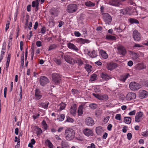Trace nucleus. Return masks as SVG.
<instances>
[{
  "label": "nucleus",
  "mask_w": 148,
  "mask_h": 148,
  "mask_svg": "<svg viewBox=\"0 0 148 148\" xmlns=\"http://www.w3.org/2000/svg\"><path fill=\"white\" fill-rule=\"evenodd\" d=\"M75 133L72 129H67L65 131V135L66 139L69 141L73 140L75 136Z\"/></svg>",
  "instance_id": "nucleus-1"
},
{
  "label": "nucleus",
  "mask_w": 148,
  "mask_h": 148,
  "mask_svg": "<svg viewBox=\"0 0 148 148\" xmlns=\"http://www.w3.org/2000/svg\"><path fill=\"white\" fill-rule=\"evenodd\" d=\"M52 81L55 84L58 85L61 81L62 76L59 73H54L52 74Z\"/></svg>",
  "instance_id": "nucleus-2"
},
{
  "label": "nucleus",
  "mask_w": 148,
  "mask_h": 148,
  "mask_svg": "<svg viewBox=\"0 0 148 148\" xmlns=\"http://www.w3.org/2000/svg\"><path fill=\"white\" fill-rule=\"evenodd\" d=\"M77 8V6L76 4H71L67 6L66 10L68 12L72 13L76 12Z\"/></svg>",
  "instance_id": "nucleus-3"
},
{
  "label": "nucleus",
  "mask_w": 148,
  "mask_h": 148,
  "mask_svg": "<svg viewBox=\"0 0 148 148\" xmlns=\"http://www.w3.org/2000/svg\"><path fill=\"white\" fill-rule=\"evenodd\" d=\"M103 18L106 24H109L112 21V17L108 13L103 14Z\"/></svg>",
  "instance_id": "nucleus-4"
},
{
  "label": "nucleus",
  "mask_w": 148,
  "mask_h": 148,
  "mask_svg": "<svg viewBox=\"0 0 148 148\" xmlns=\"http://www.w3.org/2000/svg\"><path fill=\"white\" fill-rule=\"evenodd\" d=\"M129 87L132 90H136L139 89L141 87V85L138 83L135 82H132L130 83Z\"/></svg>",
  "instance_id": "nucleus-5"
},
{
  "label": "nucleus",
  "mask_w": 148,
  "mask_h": 148,
  "mask_svg": "<svg viewBox=\"0 0 148 148\" xmlns=\"http://www.w3.org/2000/svg\"><path fill=\"white\" fill-rule=\"evenodd\" d=\"M39 82L41 86H44L49 82V80L47 77L42 76L40 77Z\"/></svg>",
  "instance_id": "nucleus-6"
},
{
  "label": "nucleus",
  "mask_w": 148,
  "mask_h": 148,
  "mask_svg": "<svg viewBox=\"0 0 148 148\" xmlns=\"http://www.w3.org/2000/svg\"><path fill=\"white\" fill-rule=\"evenodd\" d=\"M117 49L119 53L123 56H125L127 53L126 49L121 45L117 47Z\"/></svg>",
  "instance_id": "nucleus-7"
},
{
  "label": "nucleus",
  "mask_w": 148,
  "mask_h": 148,
  "mask_svg": "<svg viewBox=\"0 0 148 148\" xmlns=\"http://www.w3.org/2000/svg\"><path fill=\"white\" fill-rule=\"evenodd\" d=\"M65 60L68 63L73 64H75L74 60L72 57L68 55H65L64 57Z\"/></svg>",
  "instance_id": "nucleus-8"
},
{
  "label": "nucleus",
  "mask_w": 148,
  "mask_h": 148,
  "mask_svg": "<svg viewBox=\"0 0 148 148\" xmlns=\"http://www.w3.org/2000/svg\"><path fill=\"white\" fill-rule=\"evenodd\" d=\"M133 38L135 41H139L140 40V35L136 29L134 30L133 32Z\"/></svg>",
  "instance_id": "nucleus-9"
},
{
  "label": "nucleus",
  "mask_w": 148,
  "mask_h": 148,
  "mask_svg": "<svg viewBox=\"0 0 148 148\" xmlns=\"http://www.w3.org/2000/svg\"><path fill=\"white\" fill-rule=\"evenodd\" d=\"M143 115V112L139 111L137 112L135 116V120L136 122H140L141 119H142V117Z\"/></svg>",
  "instance_id": "nucleus-10"
},
{
  "label": "nucleus",
  "mask_w": 148,
  "mask_h": 148,
  "mask_svg": "<svg viewBox=\"0 0 148 148\" xmlns=\"http://www.w3.org/2000/svg\"><path fill=\"white\" fill-rule=\"evenodd\" d=\"M85 123L86 125L89 126H92L94 124L93 120L90 117L86 118L85 119Z\"/></svg>",
  "instance_id": "nucleus-11"
},
{
  "label": "nucleus",
  "mask_w": 148,
  "mask_h": 148,
  "mask_svg": "<svg viewBox=\"0 0 148 148\" xmlns=\"http://www.w3.org/2000/svg\"><path fill=\"white\" fill-rule=\"evenodd\" d=\"M83 132L85 135L87 136H93V131L90 129L86 128L84 129Z\"/></svg>",
  "instance_id": "nucleus-12"
},
{
  "label": "nucleus",
  "mask_w": 148,
  "mask_h": 148,
  "mask_svg": "<svg viewBox=\"0 0 148 148\" xmlns=\"http://www.w3.org/2000/svg\"><path fill=\"white\" fill-rule=\"evenodd\" d=\"M109 4L112 6L119 7L121 5V2L118 0H110Z\"/></svg>",
  "instance_id": "nucleus-13"
},
{
  "label": "nucleus",
  "mask_w": 148,
  "mask_h": 148,
  "mask_svg": "<svg viewBox=\"0 0 148 148\" xmlns=\"http://www.w3.org/2000/svg\"><path fill=\"white\" fill-rule=\"evenodd\" d=\"M148 95V92L144 90H140L139 92V96L140 98L142 99L147 97Z\"/></svg>",
  "instance_id": "nucleus-14"
},
{
  "label": "nucleus",
  "mask_w": 148,
  "mask_h": 148,
  "mask_svg": "<svg viewBox=\"0 0 148 148\" xmlns=\"http://www.w3.org/2000/svg\"><path fill=\"white\" fill-rule=\"evenodd\" d=\"M118 66L117 64L116 63L111 62L107 64V68L110 71L115 69Z\"/></svg>",
  "instance_id": "nucleus-15"
},
{
  "label": "nucleus",
  "mask_w": 148,
  "mask_h": 148,
  "mask_svg": "<svg viewBox=\"0 0 148 148\" xmlns=\"http://www.w3.org/2000/svg\"><path fill=\"white\" fill-rule=\"evenodd\" d=\"M136 98V94L134 92H129L128 93L126 96V99L130 101Z\"/></svg>",
  "instance_id": "nucleus-16"
},
{
  "label": "nucleus",
  "mask_w": 148,
  "mask_h": 148,
  "mask_svg": "<svg viewBox=\"0 0 148 148\" xmlns=\"http://www.w3.org/2000/svg\"><path fill=\"white\" fill-rule=\"evenodd\" d=\"M67 45L68 48L71 49L73 50L76 52H78L79 50L78 47L72 43L69 42L67 43Z\"/></svg>",
  "instance_id": "nucleus-17"
},
{
  "label": "nucleus",
  "mask_w": 148,
  "mask_h": 148,
  "mask_svg": "<svg viewBox=\"0 0 148 148\" xmlns=\"http://www.w3.org/2000/svg\"><path fill=\"white\" fill-rule=\"evenodd\" d=\"M35 95L36 99L37 100L40 99L42 97V95L41 94L40 92L39 89L36 88L35 90Z\"/></svg>",
  "instance_id": "nucleus-18"
},
{
  "label": "nucleus",
  "mask_w": 148,
  "mask_h": 148,
  "mask_svg": "<svg viewBox=\"0 0 148 148\" xmlns=\"http://www.w3.org/2000/svg\"><path fill=\"white\" fill-rule=\"evenodd\" d=\"M86 103V102L82 103L78 108L77 113L79 115L81 116L83 114V107L84 106Z\"/></svg>",
  "instance_id": "nucleus-19"
},
{
  "label": "nucleus",
  "mask_w": 148,
  "mask_h": 148,
  "mask_svg": "<svg viewBox=\"0 0 148 148\" xmlns=\"http://www.w3.org/2000/svg\"><path fill=\"white\" fill-rule=\"evenodd\" d=\"M100 77L104 80L107 81L112 78L111 76L107 74L104 73H101L100 75Z\"/></svg>",
  "instance_id": "nucleus-20"
},
{
  "label": "nucleus",
  "mask_w": 148,
  "mask_h": 148,
  "mask_svg": "<svg viewBox=\"0 0 148 148\" xmlns=\"http://www.w3.org/2000/svg\"><path fill=\"white\" fill-rule=\"evenodd\" d=\"M76 42L80 44H84L86 43H89L90 41L87 39H84L82 38H78L76 40Z\"/></svg>",
  "instance_id": "nucleus-21"
},
{
  "label": "nucleus",
  "mask_w": 148,
  "mask_h": 148,
  "mask_svg": "<svg viewBox=\"0 0 148 148\" xmlns=\"http://www.w3.org/2000/svg\"><path fill=\"white\" fill-rule=\"evenodd\" d=\"M77 105L74 104L71 108L70 113L72 114H74L76 113Z\"/></svg>",
  "instance_id": "nucleus-22"
},
{
  "label": "nucleus",
  "mask_w": 148,
  "mask_h": 148,
  "mask_svg": "<svg viewBox=\"0 0 148 148\" xmlns=\"http://www.w3.org/2000/svg\"><path fill=\"white\" fill-rule=\"evenodd\" d=\"M38 103L40 107L46 109L48 108V106L49 104V102L48 101H47L45 103Z\"/></svg>",
  "instance_id": "nucleus-23"
},
{
  "label": "nucleus",
  "mask_w": 148,
  "mask_h": 148,
  "mask_svg": "<svg viewBox=\"0 0 148 148\" xmlns=\"http://www.w3.org/2000/svg\"><path fill=\"white\" fill-rule=\"evenodd\" d=\"M95 130L97 134L99 135H100L103 131V127L100 126L96 127Z\"/></svg>",
  "instance_id": "nucleus-24"
},
{
  "label": "nucleus",
  "mask_w": 148,
  "mask_h": 148,
  "mask_svg": "<svg viewBox=\"0 0 148 148\" xmlns=\"http://www.w3.org/2000/svg\"><path fill=\"white\" fill-rule=\"evenodd\" d=\"M11 58V54L9 53H8V56L7 57V61L6 63V66H5V70L7 71L8 70V67L9 66V64L10 62V60Z\"/></svg>",
  "instance_id": "nucleus-25"
},
{
  "label": "nucleus",
  "mask_w": 148,
  "mask_h": 148,
  "mask_svg": "<svg viewBox=\"0 0 148 148\" xmlns=\"http://www.w3.org/2000/svg\"><path fill=\"white\" fill-rule=\"evenodd\" d=\"M100 53L101 57L104 59H106L108 58V56L106 52L102 49L100 50Z\"/></svg>",
  "instance_id": "nucleus-26"
},
{
  "label": "nucleus",
  "mask_w": 148,
  "mask_h": 148,
  "mask_svg": "<svg viewBox=\"0 0 148 148\" xmlns=\"http://www.w3.org/2000/svg\"><path fill=\"white\" fill-rule=\"evenodd\" d=\"M146 68V66L143 63H140L137 64L136 69L138 70H140L143 69H145Z\"/></svg>",
  "instance_id": "nucleus-27"
},
{
  "label": "nucleus",
  "mask_w": 148,
  "mask_h": 148,
  "mask_svg": "<svg viewBox=\"0 0 148 148\" xmlns=\"http://www.w3.org/2000/svg\"><path fill=\"white\" fill-rule=\"evenodd\" d=\"M88 54L91 58H93L96 57L97 56V53L94 50L90 53V51H89L88 53Z\"/></svg>",
  "instance_id": "nucleus-28"
},
{
  "label": "nucleus",
  "mask_w": 148,
  "mask_h": 148,
  "mask_svg": "<svg viewBox=\"0 0 148 148\" xmlns=\"http://www.w3.org/2000/svg\"><path fill=\"white\" fill-rule=\"evenodd\" d=\"M130 76L129 73H127L125 75L121 76L120 78V80L121 81L124 82L128 77Z\"/></svg>",
  "instance_id": "nucleus-29"
},
{
  "label": "nucleus",
  "mask_w": 148,
  "mask_h": 148,
  "mask_svg": "<svg viewBox=\"0 0 148 148\" xmlns=\"http://www.w3.org/2000/svg\"><path fill=\"white\" fill-rule=\"evenodd\" d=\"M106 39L109 40H116V38L115 36L110 35H106Z\"/></svg>",
  "instance_id": "nucleus-30"
},
{
  "label": "nucleus",
  "mask_w": 148,
  "mask_h": 148,
  "mask_svg": "<svg viewBox=\"0 0 148 148\" xmlns=\"http://www.w3.org/2000/svg\"><path fill=\"white\" fill-rule=\"evenodd\" d=\"M84 68L88 73L90 72L92 70V66L89 64H85Z\"/></svg>",
  "instance_id": "nucleus-31"
},
{
  "label": "nucleus",
  "mask_w": 148,
  "mask_h": 148,
  "mask_svg": "<svg viewBox=\"0 0 148 148\" xmlns=\"http://www.w3.org/2000/svg\"><path fill=\"white\" fill-rule=\"evenodd\" d=\"M34 130L36 131V134L37 136L40 135L42 133V131L41 128L37 126H35Z\"/></svg>",
  "instance_id": "nucleus-32"
},
{
  "label": "nucleus",
  "mask_w": 148,
  "mask_h": 148,
  "mask_svg": "<svg viewBox=\"0 0 148 148\" xmlns=\"http://www.w3.org/2000/svg\"><path fill=\"white\" fill-rule=\"evenodd\" d=\"M132 121L131 117H125L124 118V121L126 124H130Z\"/></svg>",
  "instance_id": "nucleus-33"
},
{
  "label": "nucleus",
  "mask_w": 148,
  "mask_h": 148,
  "mask_svg": "<svg viewBox=\"0 0 148 148\" xmlns=\"http://www.w3.org/2000/svg\"><path fill=\"white\" fill-rule=\"evenodd\" d=\"M85 4L87 7H92L95 6V4L90 1H88L87 2H85Z\"/></svg>",
  "instance_id": "nucleus-34"
},
{
  "label": "nucleus",
  "mask_w": 148,
  "mask_h": 148,
  "mask_svg": "<svg viewBox=\"0 0 148 148\" xmlns=\"http://www.w3.org/2000/svg\"><path fill=\"white\" fill-rule=\"evenodd\" d=\"M128 21L131 24L134 23L138 24L139 23L138 20L135 18H130L129 19Z\"/></svg>",
  "instance_id": "nucleus-35"
},
{
  "label": "nucleus",
  "mask_w": 148,
  "mask_h": 148,
  "mask_svg": "<svg viewBox=\"0 0 148 148\" xmlns=\"http://www.w3.org/2000/svg\"><path fill=\"white\" fill-rule=\"evenodd\" d=\"M53 61L56 64L58 65H60L61 64V60L60 58H54Z\"/></svg>",
  "instance_id": "nucleus-36"
},
{
  "label": "nucleus",
  "mask_w": 148,
  "mask_h": 148,
  "mask_svg": "<svg viewBox=\"0 0 148 148\" xmlns=\"http://www.w3.org/2000/svg\"><path fill=\"white\" fill-rule=\"evenodd\" d=\"M60 116L58 115L57 119L59 121L61 122L64 120L65 117V115L64 114H60Z\"/></svg>",
  "instance_id": "nucleus-37"
},
{
  "label": "nucleus",
  "mask_w": 148,
  "mask_h": 148,
  "mask_svg": "<svg viewBox=\"0 0 148 148\" xmlns=\"http://www.w3.org/2000/svg\"><path fill=\"white\" fill-rule=\"evenodd\" d=\"M75 63H77L79 66H80L83 64V61L80 58H77L76 60H74Z\"/></svg>",
  "instance_id": "nucleus-38"
},
{
  "label": "nucleus",
  "mask_w": 148,
  "mask_h": 148,
  "mask_svg": "<svg viewBox=\"0 0 148 148\" xmlns=\"http://www.w3.org/2000/svg\"><path fill=\"white\" fill-rule=\"evenodd\" d=\"M57 47V45L56 44L51 45L49 47L48 51H50L56 49Z\"/></svg>",
  "instance_id": "nucleus-39"
},
{
  "label": "nucleus",
  "mask_w": 148,
  "mask_h": 148,
  "mask_svg": "<svg viewBox=\"0 0 148 148\" xmlns=\"http://www.w3.org/2000/svg\"><path fill=\"white\" fill-rule=\"evenodd\" d=\"M89 106L91 109L94 110L97 108L98 107L97 104L95 103H90L89 105Z\"/></svg>",
  "instance_id": "nucleus-40"
},
{
  "label": "nucleus",
  "mask_w": 148,
  "mask_h": 148,
  "mask_svg": "<svg viewBox=\"0 0 148 148\" xmlns=\"http://www.w3.org/2000/svg\"><path fill=\"white\" fill-rule=\"evenodd\" d=\"M66 120L65 122H68L72 123H73L74 121V120L73 119L71 118L69 116H66Z\"/></svg>",
  "instance_id": "nucleus-41"
},
{
  "label": "nucleus",
  "mask_w": 148,
  "mask_h": 148,
  "mask_svg": "<svg viewBox=\"0 0 148 148\" xmlns=\"http://www.w3.org/2000/svg\"><path fill=\"white\" fill-rule=\"evenodd\" d=\"M41 124L43 126L44 129L45 130H47V128L48 127V126L45 120H43L41 123Z\"/></svg>",
  "instance_id": "nucleus-42"
},
{
  "label": "nucleus",
  "mask_w": 148,
  "mask_h": 148,
  "mask_svg": "<svg viewBox=\"0 0 148 148\" xmlns=\"http://www.w3.org/2000/svg\"><path fill=\"white\" fill-rule=\"evenodd\" d=\"M97 74L94 73L90 77V79L91 81H94L97 79Z\"/></svg>",
  "instance_id": "nucleus-43"
},
{
  "label": "nucleus",
  "mask_w": 148,
  "mask_h": 148,
  "mask_svg": "<svg viewBox=\"0 0 148 148\" xmlns=\"http://www.w3.org/2000/svg\"><path fill=\"white\" fill-rule=\"evenodd\" d=\"M61 146L64 147L69 148L68 143L64 141H62L61 143Z\"/></svg>",
  "instance_id": "nucleus-44"
},
{
  "label": "nucleus",
  "mask_w": 148,
  "mask_h": 148,
  "mask_svg": "<svg viewBox=\"0 0 148 148\" xmlns=\"http://www.w3.org/2000/svg\"><path fill=\"white\" fill-rule=\"evenodd\" d=\"M20 99L18 101V102L21 101V100L22 99V88L21 86H20Z\"/></svg>",
  "instance_id": "nucleus-45"
},
{
  "label": "nucleus",
  "mask_w": 148,
  "mask_h": 148,
  "mask_svg": "<svg viewBox=\"0 0 148 148\" xmlns=\"http://www.w3.org/2000/svg\"><path fill=\"white\" fill-rule=\"evenodd\" d=\"M46 143L47 144L49 148H53V145L49 140L47 139L46 140Z\"/></svg>",
  "instance_id": "nucleus-46"
},
{
  "label": "nucleus",
  "mask_w": 148,
  "mask_h": 148,
  "mask_svg": "<svg viewBox=\"0 0 148 148\" xmlns=\"http://www.w3.org/2000/svg\"><path fill=\"white\" fill-rule=\"evenodd\" d=\"M101 100H102L104 101H106L108 99V97L107 95H101Z\"/></svg>",
  "instance_id": "nucleus-47"
},
{
  "label": "nucleus",
  "mask_w": 148,
  "mask_h": 148,
  "mask_svg": "<svg viewBox=\"0 0 148 148\" xmlns=\"http://www.w3.org/2000/svg\"><path fill=\"white\" fill-rule=\"evenodd\" d=\"M71 92L72 94L74 95L75 94H78L79 93V92L78 90L75 89H72Z\"/></svg>",
  "instance_id": "nucleus-48"
},
{
  "label": "nucleus",
  "mask_w": 148,
  "mask_h": 148,
  "mask_svg": "<svg viewBox=\"0 0 148 148\" xmlns=\"http://www.w3.org/2000/svg\"><path fill=\"white\" fill-rule=\"evenodd\" d=\"M66 106L65 103L62 102L60 104V110H63L64 109Z\"/></svg>",
  "instance_id": "nucleus-49"
},
{
  "label": "nucleus",
  "mask_w": 148,
  "mask_h": 148,
  "mask_svg": "<svg viewBox=\"0 0 148 148\" xmlns=\"http://www.w3.org/2000/svg\"><path fill=\"white\" fill-rule=\"evenodd\" d=\"M92 95L96 98L99 100H101V95H99L98 94H96L94 93H92Z\"/></svg>",
  "instance_id": "nucleus-50"
},
{
  "label": "nucleus",
  "mask_w": 148,
  "mask_h": 148,
  "mask_svg": "<svg viewBox=\"0 0 148 148\" xmlns=\"http://www.w3.org/2000/svg\"><path fill=\"white\" fill-rule=\"evenodd\" d=\"M101 110L100 108L97 109L95 111V114L96 115H99L101 113Z\"/></svg>",
  "instance_id": "nucleus-51"
},
{
  "label": "nucleus",
  "mask_w": 148,
  "mask_h": 148,
  "mask_svg": "<svg viewBox=\"0 0 148 148\" xmlns=\"http://www.w3.org/2000/svg\"><path fill=\"white\" fill-rule=\"evenodd\" d=\"M120 11L121 12V13L122 14H123L124 15L126 14H127L128 12L127 10L125 9H121Z\"/></svg>",
  "instance_id": "nucleus-52"
},
{
  "label": "nucleus",
  "mask_w": 148,
  "mask_h": 148,
  "mask_svg": "<svg viewBox=\"0 0 148 148\" xmlns=\"http://www.w3.org/2000/svg\"><path fill=\"white\" fill-rule=\"evenodd\" d=\"M142 135L144 137H147L148 136V131L147 130L145 132H142Z\"/></svg>",
  "instance_id": "nucleus-53"
},
{
  "label": "nucleus",
  "mask_w": 148,
  "mask_h": 148,
  "mask_svg": "<svg viewBox=\"0 0 148 148\" xmlns=\"http://www.w3.org/2000/svg\"><path fill=\"white\" fill-rule=\"evenodd\" d=\"M41 27H42V28L41 29V32L42 34H44L46 32V28L44 26H42Z\"/></svg>",
  "instance_id": "nucleus-54"
},
{
  "label": "nucleus",
  "mask_w": 148,
  "mask_h": 148,
  "mask_svg": "<svg viewBox=\"0 0 148 148\" xmlns=\"http://www.w3.org/2000/svg\"><path fill=\"white\" fill-rule=\"evenodd\" d=\"M133 58L134 59H137L139 57V55L136 53H134L133 54Z\"/></svg>",
  "instance_id": "nucleus-55"
},
{
  "label": "nucleus",
  "mask_w": 148,
  "mask_h": 148,
  "mask_svg": "<svg viewBox=\"0 0 148 148\" xmlns=\"http://www.w3.org/2000/svg\"><path fill=\"white\" fill-rule=\"evenodd\" d=\"M132 14L135 15H137L138 14V11L136 8H134L132 10Z\"/></svg>",
  "instance_id": "nucleus-56"
},
{
  "label": "nucleus",
  "mask_w": 148,
  "mask_h": 148,
  "mask_svg": "<svg viewBox=\"0 0 148 148\" xmlns=\"http://www.w3.org/2000/svg\"><path fill=\"white\" fill-rule=\"evenodd\" d=\"M10 25V21H8L7 22V23L6 24V27L5 28V30L6 32L8 29H9V27Z\"/></svg>",
  "instance_id": "nucleus-57"
},
{
  "label": "nucleus",
  "mask_w": 148,
  "mask_h": 148,
  "mask_svg": "<svg viewBox=\"0 0 148 148\" xmlns=\"http://www.w3.org/2000/svg\"><path fill=\"white\" fill-rule=\"evenodd\" d=\"M74 34L75 36L77 37H79L81 36V34L78 31H75Z\"/></svg>",
  "instance_id": "nucleus-58"
},
{
  "label": "nucleus",
  "mask_w": 148,
  "mask_h": 148,
  "mask_svg": "<svg viewBox=\"0 0 148 148\" xmlns=\"http://www.w3.org/2000/svg\"><path fill=\"white\" fill-rule=\"evenodd\" d=\"M115 119L117 120H120L121 119V115L120 114H117L116 115Z\"/></svg>",
  "instance_id": "nucleus-59"
},
{
  "label": "nucleus",
  "mask_w": 148,
  "mask_h": 148,
  "mask_svg": "<svg viewBox=\"0 0 148 148\" xmlns=\"http://www.w3.org/2000/svg\"><path fill=\"white\" fill-rule=\"evenodd\" d=\"M121 25L119 27H117V28H115V30H117V31L118 32H121L122 31H123V30L121 28Z\"/></svg>",
  "instance_id": "nucleus-60"
},
{
  "label": "nucleus",
  "mask_w": 148,
  "mask_h": 148,
  "mask_svg": "<svg viewBox=\"0 0 148 148\" xmlns=\"http://www.w3.org/2000/svg\"><path fill=\"white\" fill-rule=\"evenodd\" d=\"M6 47V42L4 41L3 44L2 48V50H5Z\"/></svg>",
  "instance_id": "nucleus-61"
},
{
  "label": "nucleus",
  "mask_w": 148,
  "mask_h": 148,
  "mask_svg": "<svg viewBox=\"0 0 148 148\" xmlns=\"http://www.w3.org/2000/svg\"><path fill=\"white\" fill-rule=\"evenodd\" d=\"M136 112V111L135 110H134L129 112L128 114L130 116L134 115L135 114Z\"/></svg>",
  "instance_id": "nucleus-62"
},
{
  "label": "nucleus",
  "mask_w": 148,
  "mask_h": 148,
  "mask_svg": "<svg viewBox=\"0 0 148 148\" xmlns=\"http://www.w3.org/2000/svg\"><path fill=\"white\" fill-rule=\"evenodd\" d=\"M127 139L129 140H130L131 139L132 137V135L131 133H129L127 135Z\"/></svg>",
  "instance_id": "nucleus-63"
},
{
  "label": "nucleus",
  "mask_w": 148,
  "mask_h": 148,
  "mask_svg": "<svg viewBox=\"0 0 148 148\" xmlns=\"http://www.w3.org/2000/svg\"><path fill=\"white\" fill-rule=\"evenodd\" d=\"M36 44L37 46L38 47H40L42 46L41 42L40 41H37Z\"/></svg>",
  "instance_id": "nucleus-64"
}]
</instances>
